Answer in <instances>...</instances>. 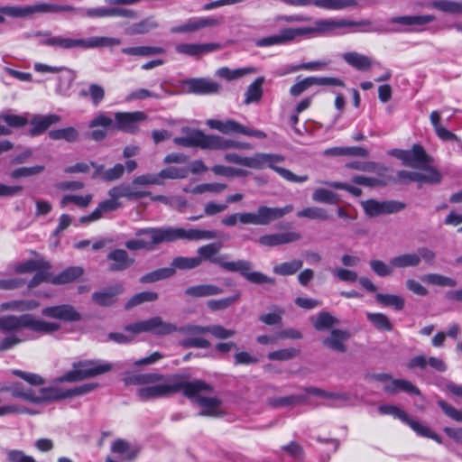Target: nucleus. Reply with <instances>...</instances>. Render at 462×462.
Wrapping results in <instances>:
<instances>
[{
	"mask_svg": "<svg viewBox=\"0 0 462 462\" xmlns=\"http://www.w3.org/2000/svg\"><path fill=\"white\" fill-rule=\"evenodd\" d=\"M136 236H147L149 240L135 238L125 242V247L131 251L147 250L152 251L156 245L162 243H172L177 240L199 241L211 240L217 237L214 230L205 229H184L175 226L145 227L135 232Z\"/></svg>",
	"mask_w": 462,
	"mask_h": 462,
	"instance_id": "f257e3e1",
	"label": "nucleus"
},
{
	"mask_svg": "<svg viewBox=\"0 0 462 462\" xmlns=\"http://www.w3.org/2000/svg\"><path fill=\"white\" fill-rule=\"evenodd\" d=\"M22 328H28L40 335H51L60 329V324L46 321L32 314L2 316L0 332L7 335L0 340V352L8 351L26 340L23 337Z\"/></svg>",
	"mask_w": 462,
	"mask_h": 462,
	"instance_id": "f03ea898",
	"label": "nucleus"
},
{
	"mask_svg": "<svg viewBox=\"0 0 462 462\" xmlns=\"http://www.w3.org/2000/svg\"><path fill=\"white\" fill-rule=\"evenodd\" d=\"M222 245L218 243H210L204 245L197 249V257L199 260V265L203 262L218 265L222 269L231 273H239L245 279L254 284H274L275 279L269 277L260 272H253V264L247 260H237L228 262L226 259L227 254H220L219 251Z\"/></svg>",
	"mask_w": 462,
	"mask_h": 462,
	"instance_id": "7ed1b4c3",
	"label": "nucleus"
},
{
	"mask_svg": "<svg viewBox=\"0 0 462 462\" xmlns=\"http://www.w3.org/2000/svg\"><path fill=\"white\" fill-rule=\"evenodd\" d=\"M35 36L43 37L40 44L60 50L112 48L121 44V40L108 36H92L86 39L52 35L51 32H38Z\"/></svg>",
	"mask_w": 462,
	"mask_h": 462,
	"instance_id": "20e7f679",
	"label": "nucleus"
},
{
	"mask_svg": "<svg viewBox=\"0 0 462 462\" xmlns=\"http://www.w3.org/2000/svg\"><path fill=\"white\" fill-rule=\"evenodd\" d=\"M168 381L167 383L139 388L136 393L138 398L146 402L152 399L167 397L180 391L185 397H191L198 392L208 388L202 383V380L185 381L180 375H174Z\"/></svg>",
	"mask_w": 462,
	"mask_h": 462,
	"instance_id": "39448f33",
	"label": "nucleus"
},
{
	"mask_svg": "<svg viewBox=\"0 0 462 462\" xmlns=\"http://www.w3.org/2000/svg\"><path fill=\"white\" fill-rule=\"evenodd\" d=\"M303 35L308 34H345L352 32H383L368 20L353 21L348 19H318L313 26L302 27Z\"/></svg>",
	"mask_w": 462,
	"mask_h": 462,
	"instance_id": "423d86ee",
	"label": "nucleus"
},
{
	"mask_svg": "<svg viewBox=\"0 0 462 462\" xmlns=\"http://www.w3.org/2000/svg\"><path fill=\"white\" fill-rule=\"evenodd\" d=\"M224 159L228 162L253 169H262L264 166H268L290 182H305L308 180L307 175L298 176L285 168L276 166L275 163L282 162L283 161V157L282 155L255 153L251 157H243L237 153L230 152L225 154Z\"/></svg>",
	"mask_w": 462,
	"mask_h": 462,
	"instance_id": "0eeeda50",
	"label": "nucleus"
},
{
	"mask_svg": "<svg viewBox=\"0 0 462 462\" xmlns=\"http://www.w3.org/2000/svg\"><path fill=\"white\" fill-rule=\"evenodd\" d=\"M292 210V205H287L283 208L260 206L255 212H240L228 215L222 218L221 223L227 227H233L238 222L242 225L267 226Z\"/></svg>",
	"mask_w": 462,
	"mask_h": 462,
	"instance_id": "6e6552de",
	"label": "nucleus"
},
{
	"mask_svg": "<svg viewBox=\"0 0 462 462\" xmlns=\"http://www.w3.org/2000/svg\"><path fill=\"white\" fill-rule=\"evenodd\" d=\"M113 369L110 363L101 360H84L73 363V369L63 374L60 382H78L104 374Z\"/></svg>",
	"mask_w": 462,
	"mask_h": 462,
	"instance_id": "1a4fd4ad",
	"label": "nucleus"
},
{
	"mask_svg": "<svg viewBox=\"0 0 462 462\" xmlns=\"http://www.w3.org/2000/svg\"><path fill=\"white\" fill-rule=\"evenodd\" d=\"M125 331L134 335L140 333H151L157 337L170 335L177 331V326L164 321L161 317L155 316L151 319L129 324L125 328Z\"/></svg>",
	"mask_w": 462,
	"mask_h": 462,
	"instance_id": "9d476101",
	"label": "nucleus"
},
{
	"mask_svg": "<svg viewBox=\"0 0 462 462\" xmlns=\"http://www.w3.org/2000/svg\"><path fill=\"white\" fill-rule=\"evenodd\" d=\"M181 133L184 134L183 136H178L173 139V143L176 145L187 148L216 149L217 135H208L199 129L187 126L181 128Z\"/></svg>",
	"mask_w": 462,
	"mask_h": 462,
	"instance_id": "9b49d317",
	"label": "nucleus"
},
{
	"mask_svg": "<svg viewBox=\"0 0 462 462\" xmlns=\"http://www.w3.org/2000/svg\"><path fill=\"white\" fill-rule=\"evenodd\" d=\"M424 261L429 265H433L436 262V253L431 249L421 246L415 253H405L390 259L392 267L396 269H405L417 267Z\"/></svg>",
	"mask_w": 462,
	"mask_h": 462,
	"instance_id": "f8f14e48",
	"label": "nucleus"
},
{
	"mask_svg": "<svg viewBox=\"0 0 462 462\" xmlns=\"http://www.w3.org/2000/svg\"><path fill=\"white\" fill-rule=\"evenodd\" d=\"M390 154L401 160L403 165L414 169H426L430 163V158L420 144H414L411 150L393 149Z\"/></svg>",
	"mask_w": 462,
	"mask_h": 462,
	"instance_id": "ddd939ff",
	"label": "nucleus"
},
{
	"mask_svg": "<svg viewBox=\"0 0 462 462\" xmlns=\"http://www.w3.org/2000/svg\"><path fill=\"white\" fill-rule=\"evenodd\" d=\"M208 386L207 389L201 390L194 394V396L188 397L195 401L202 410L199 412V416L218 417L222 414L220 411L221 401L217 397H204L202 393H209L213 392V387L209 383L202 381Z\"/></svg>",
	"mask_w": 462,
	"mask_h": 462,
	"instance_id": "4468645a",
	"label": "nucleus"
},
{
	"mask_svg": "<svg viewBox=\"0 0 462 462\" xmlns=\"http://www.w3.org/2000/svg\"><path fill=\"white\" fill-rule=\"evenodd\" d=\"M301 36H304L302 27L282 28L277 34L257 40L255 45L257 47L285 45Z\"/></svg>",
	"mask_w": 462,
	"mask_h": 462,
	"instance_id": "2eb2a0df",
	"label": "nucleus"
},
{
	"mask_svg": "<svg viewBox=\"0 0 462 462\" xmlns=\"http://www.w3.org/2000/svg\"><path fill=\"white\" fill-rule=\"evenodd\" d=\"M222 23V20L212 17H192L188 19L183 24L171 28L172 33L196 32L207 27H216Z\"/></svg>",
	"mask_w": 462,
	"mask_h": 462,
	"instance_id": "dca6fc26",
	"label": "nucleus"
},
{
	"mask_svg": "<svg viewBox=\"0 0 462 462\" xmlns=\"http://www.w3.org/2000/svg\"><path fill=\"white\" fill-rule=\"evenodd\" d=\"M147 116L141 111L117 112L115 114V120L117 130L134 134L139 130V123L144 121Z\"/></svg>",
	"mask_w": 462,
	"mask_h": 462,
	"instance_id": "f3484780",
	"label": "nucleus"
},
{
	"mask_svg": "<svg viewBox=\"0 0 462 462\" xmlns=\"http://www.w3.org/2000/svg\"><path fill=\"white\" fill-rule=\"evenodd\" d=\"M45 317L67 322H76L81 319V314L69 304L45 307L42 310Z\"/></svg>",
	"mask_w": 462,
	"mask_h": 462,
	"instance_id": "a211bd4d",
	"label": "nucleus"
},
{
	"mask_svg": "<svg viewBox=\"0 0 462 462\" xmlns=\"http://www.w3.org/2000/svg\"><path fill=\"white\" fill-rule=\"evenodd\" d=\"M407 366L410 369L420 368L421 370H425L429 366L439 373H444L448 369V365L443 359L436 356L427 357L424 355H418L411 358Z\"/></svg>",
	"mask_w": 462,
	"mask_h": 462,
	"instance_id": "6ab92c4d",
	"label": "nucleus"
},
{
	"mask_svg": "<svg viewBox=\"0 0 462 462\" xmlns=\"http://www.w3.org/2000/svg\"><path fill=\"white\" fill-rule=\"evenodd\" d=\"M351 337V334L348 330L333 328L331 329L329 336L323 338L322 344L328 349L345 353L347 350L346 342Z\"/></svg>",
	"mask_w": 462,
	"mask_h": 462,
	"instance_id": "aec40b11",
	"label": "nucleus"
},
{
	"mask_svg": "<svg viewBox=\"0 0 462 462\" xmlns=\"http://www.w3.org/2000/svg\"><path fill=\"white\" fill-rule=\"evenodd\" d=\"M219 49L220 44L218 43H180L175 46V51L178 53L189 57H199Z\"/></svg>",
	"mask_w": 462,
	"mask_h": 462,
	"instance_id": "412c9836",
	"label": "nucleus"
},
{
	"mask_svg": "<svg viewBox=\"0 0 462 462\" xmlns=\"http://www.w3.org/2000/svg\"><path fill=\"white\" fill-rule=\"evenodd\" d=\"M0 14L5 17L11 18H31L36 14H41V3L32 5H2Z\"/></svg>",
	"mask_w": 462,
	"mask_h": 462,
	"instance_id": "4be33fe9",
	"label": "nucleus"
},
{
	"mask_svg": "<svg viewBox=\"0 0 462 462\" xmlns=\"http://www.w3.org/2000/svg\"><path fill=\"white\" fill-rule=\"evenodd\" d=\"M300 237V235L296 232L275 233L262 236L258 238L257 242L262 246L274 247L296 242Z\"/></svg>",
	"mask_w": 462,
	"mask_h": 462,
	"instance_id": "5701e85b",
	"label": "nucleus"
},
{
	"mask_svg": "<svg viewBox=\"0 0 462 462\" xmlns=\"http://www.w3.org/2000/svg\"><path fill=\"white\" fill-rule=\"evenodd\" d=\"M185 85L189 92L198 95L216 94L220 89L218 83L203 78L187 79Z\"/></svg>",
	"mask_w": 462,
	"mask_h": 462,
	"instance_id": "b1692460",
	"label": "nucleus"
},
{
	"mask_svg": "<svg viewBox=\"0 0 462 462\" xmlns=\"http://www.w3.org/2000/svg\"><path fill=\"white\" fill-rule=\"evenodd\" d=\"M124 291L122 283H116L100 291L92 294V300L97 305L107 307L113 305L117 300V296Z\"/></svg>",
	"mask_w": 462,
	"mask_h": 462,
	"instance_id": "393cba45",
	"label": "nucleus"
},
{
	"mask_svg": "<svg viewBox=\"0 0 462 462\" xmlns=\"http://www.w3.org/2000/svg\"><path fill=\"white\" fill-rule=\"evenodd\" d=\"M107 260L111 262L108 267L110 272H123L134 263V259L124 249L112 250L107 254Z\"/></svg>",
	"mask_w": 462,
	"mask_h": 462,
	"instance_id": "a878e982",
	"label": "nucleus"
},
{
	"mask_svg": "<svg viewBox=\"0 0 462 462\" xmlns=\"http://www.w3.org/2000/svg\"><path fill=\"white\" fill-rule=\"evenodd\" d=\"M122 204L115 197H110L109 199H106L98 204V206L93 210V212L88 216L80 217L82 224L97 221L100 219L105 213L112 212L121 208Z\"/></svg>",
	"mask_w": 462,
	"mask_h": 462,
	"instance_id": "bb28decb",
	"label": "nucleus"
},
{
	"mask_svg": "<svg viewBox=\"0 0 462 462\" xmlns=\"http://www.w3.org/2000/svg\"><path fill=\"white\" fill-rule=\"evenodd\" d=\"M111 452L117 454L121 462H133L138 456L139 448L125 439H117L111 445Z\"/></svg>",
	"mask_w": 462,
	"mask_h": 462,
	"instance_id": "cd10ccee",
	"label": "nucleus"
},
{
	"mask_svg": "<svg viewBox=\"0 0 462 462\" xmlns=\"http://www.w3.org/2000/svg\"><path fill=\"white\" fill-rule=\"evenodd\" d=\"M113 120L105 114H99L94 117L88 124L89 128L94 130L89 136L94 141H102L106 136V130L112 125Z\"/></svg>",
	"mask_w": 462,
	"mask_h": 462,
	"instance_id": "c85d7f7f",
	"label": "nucleus"
},
{
	"mask_svg": "<svg viewBox=\"0 0 462 462\" xmlns=\"http://www.w3.org/2000/svg\"><path fill=\"white\" fill-rule=\"evenodd\" d=\"M342 58L349 66L360 71H367L373 65V61L368 56L356 51L345 52Z\"/></svg>",
	"mask_w": 462,
	"mask_h": 462,
	"instance_id": "c756f323",
	"label": "nucleus"
},
{
	"mask_svg": "<svg viewBox=\"0 0 462 462\" xmlns=\"http://www.w3.org/2000/svg\"><path fill=\"white\" fill-rule=\"evenodd\" d=\"M436 17L432 14L423 15H402L392 17L390 22L392 23H399L406 26H424L432 23Z\"/></svg>",
	"mask_w": 462,
	"mask_h": 462,
	"instance_id": "7c9ffc66",
	"label": "nucleus"
},
{
	"mask_svg": "<svg viewBox=\"0 0 462 462\" xmlns=\"http://www.w3.org/2000/svg\"><path fill=\"white\" fill-rule=\"evenodd\" d=\"M75 79V72L68 68L63 67L59 72L56 93L63 97L69 96V90Z\"/></svg>",
	"mask_w": 462,
	"mask_h": 462,
	"instance_id": "2f4dec72",
	"label": "nucleus"
},
{
	"mask_svg": "<svg viewBox=\"0 0 462 462\" xmlns=\"http://www.w3.org/2000/svg\"><path fill=\"white\" fill-rule=\"evenodd\" d=\"M61 117L55 114L47 116H34L31 124L32 128L31 130L32 134L37 135L45 132L51 125L59 123Z\"/></svg>",
	"mask_w": 462,
	"mask_h": 462,
	"instance_id": "473e14b6",
	"label": "nucleus"
},
{
	"mask_svg": "<svg viewBox=\"0 0 462 462\" xmlns=\"http://www.w3.org/2000/svg\"><path fill=\"white\" fill-rule=\"evenodd\" d=\"M223 289L214 284H199L185 290V294L192 298H203L219 295Z\"/></svg>",
	"mask_w": 462,
	"mask_h": 462,
	"instance_id": "72a5a7b5",
	"label": "nucleus"
},
{
	"mask_svg": "<svg viewBox=\"0 0 462 462\" xmlns=\"http://www.w3.org/2000/svg\"><path fill=\"white\" fill-rule=\"evenodd\" d=\"M150 193L146 191L136 190L129 185H118L108 191L109 197H115L117 199L126 198L129 200L139 199L147 197Z\"/></svg>",
	"mask_w": 462,
	"mask_h": 462,
	"instance_id": "f704fd0d",
	"label": "nucleus"
},
{
	"mask_svg": "<svg viewBox=\"0 0 462 462\" xmlns=\"http://www.w3.org/2000/svg\"><path fill=\"white\" fill-rule=\"evenodd\" d=\"M383 390L384 392L392 394L402 391L414 395H420V389L410 381L404 379L392 380L391 383L385 385Z\"/></svg>",
	"mask_w": 462,
	"mask_h": 462,
	"instance_id": "c9c22d12",
	"label": "nucleus"
},
{
	"mask_svg": "<svg viewBox=\"0 0 462 462\" xmlns=\"http://www.w3.org/2000/svg\"><path fill=\"white\" fill-rule=\"evenodd\" d=\"M413 431H415L419 436L428 438L435 440L437 443L441 444L442 439L433 432L429 427L420 423L418 420H415L411 417L408 415L407 420L404 421Z\"/></svg>",
	"mask_w": 462,
	"mask_h": 462,
	"instance_id": "e433bc0d",
	"label": "nucleus"
},
{
	"mask_svg": "<svg viewBox=\"0 0 462 462\" xmlns=\"http://www.w3.org/2000/svg\"><path fill=\"white\" fill-rule=\"evenodd\" d=\"M83 274L81 267H69L58 275L52 276L50 282L52 284H66L74 282Z\"/></svg>",
	"mask_w": 462,
	"mask_h": 462,
	"instance_id": "4c0bfd02",
	"label": "nucleus"
},
{
	"mask_svg": "<svg viewBox=\"0 0 462 462\" xmlns=\"http://www.w3.org/2000/svg\"><path fill=\"white\" fill-rule=\"evenodd\" d=\"M311 323L318 331L329 329L339 324V320L330 313L322 311L311 318Z\"/></svg>",
	"mask_w": 462,
	"mask_h": 462,
	"instance_id": "58836bf2",
	"label": "nucleus"
},
{
	"mask_svg": "<svg viewBox=\"0 0 462 462\" xmlns=\"http://www.w3.org/2000/svg\"><path fill=\"white\" fill-rule=\"evenodd\" d=\"M40 303L34 300H12L4 302L0 306V310H13V311H28L33 310L38 308Z\"/></svg>",
	"mask_w": 462,
	"mask_h": 462,
	"instance_id": "ea45409f",
	"label": "nucleus"
},
{
	"mask_svg": "<svg viewBox=\"0 0 462 462\" xmlns=\"http://www.w3.org/2000/svg\"><path fill=\"white\" fill-rule=\"evenodd\" d=\"M122 53L130 56L149 57L157 54H163L164 49L157 46H137L125 47L121 50Z\"/></svg>",
	"mask_w": 462,
	"mask_h": 462,
	"instance_id": "a19ab883",
	"label": "nucleus"
},
{
	"mask_svg": "<svg viewBox=\"0 0 462 462\" xmlns=\"http://www.w3.org/2000/svg\"><path fill=\"white\" fill-rule=\"evenodd\" d=\"M375 300L377 303L384 307H391L397 311L402 310L405 305L404 299L395 294L377 293L375 295Z\"/></svg>",
	"mask_w": 462,
	"mask_h": 462,
	"instance_id": "79ce46f5",
	"label": "nucleus"
},
{
	"mask_svg": "<svg viewBox=\"0 0 462 462\" xmlns=\"http://www.w3.org/2000/svg\"><path fill=\"white\" fill-rule=\"evenodd\" d=\"M264 79L263 77L257 78L252 84H250L245 93V104L249 105L258 102L263 97V84Z\"/></svg>",
	"mask_w": 462,
	"mask_h": 462,
	"instance_id": "37998d69",
	"label": "nucleus"
},
{
	"mask_svg": "<svg viewBox=\"0 0 462 462\" xmlns=\"http://www.w3.org/2000/svg\"><path fill=\"white\" fill-rule=\"evenodd\" d=\"M159 27V23L153 16H148L138 23H133L130 27V34H146L150 32L156 30Z\"/></svg>",
	"mask_w": 462,
	"mask_h": 462,
	"instance_id": "c03bdc74",
	"label": "nucleus"
},
{
	"mask_svg": "<svg viewBox=\"0 0 462 462\" xmlns=\"http://www.w3.org/2000/svg\"><path fill=\"white\" fill-rule=\"evenodd\" d=\"M312 4L327 10H343L356 5L357 0H313Z\"/></svg>",
	"mask_w": 462,
	"mask_h": 462,
	"instance_id": "a18cd8bd",
	"label": "nucleus"
},
{
	"mask_svg": "<svg viewBox=\"0 0 462 462\" xmlns=\"http://www.w3.org/2000/svg\"><path fill=\"white\" fill-rule=\"evenodd\" d=\"M49 137L54 141L64 140L68 143H75L79 138V133L76 128L69 126L50 131Z\"/></svg>",
	"mask_w": 462,
	"mask_h": 462,
	"instance_id": "49530a36",
	"label": "nucleus"
},
{
	"mask_svg": "<svg viewBox=\"0 0 462 462\" xmlns=\"http://www.w3.org/2000/svg\"><path fill=\"white\" fill-rule=\"evenodd\" d=\"M430 6L443 13L462 14V1L435 0L430 3Z\"/></svg>",
	"mask_w": 462,
	"mask_h": 462,
	"instance_id": "de8ad7c7",
	"label": "nucleus"
},
{
	"mask_svg": "<svg viewBox=\"0 0 462 462\" xmlns=\"http://www.w3.org/2000/svg\"><path fill=\"white\" fill-rule=\"evenodd\" d=\"M366 318L377 330L387 332L393 330V324L390 319L383 313L367 312Z\"/></svg>",
	"mask_w": 462,
	"mask_h": 462,
	"instance_id": "09e8293b",
	"label": "nucleus"
},
{
	"mask_svg": "<svg viewBox=\"0 0 462 462\" xmlns=\"http://www.w3.org/2000/svg\"><path fill=\"white\" fill-rule=\"evenodd\" d=\"M175 273L174 268L165 267L160 268L151 273L143 275L140 278L141 283H152L161 280H164L173 276Z\"/></svg>",
	"mask_w": 462,
	"mask_h": 462,
	"instance_id": "8fccbe9b",
	"label": "nucleus"
},
{
	"mask_svg": "<svg viewBox=\"0 0 462 462\" xmlns=\"http://www.w3.org/2000/svg\"><path fill=\"white\" fill-rule=\"evenodd\" d=\"M303 262L300 259H293L290 262H284L273 267V271L275 274L288 276L295 274L301 269Z\"/></svg>",
	"mask_w": 462,
	"mask_h": 462,
	"instance_id": "3c124183",
	"label": "nucleus"
},
{
	"mask_svg": "<svg viewBox=\"0 0 462 462\" xmlns=\"http://www.w3.org/2000/svg\"><path fill=\"white\" fill-rule=\"evenodd\" d=\"M207 125L211 129L217 130L222 134L237 133L239 123L234 120L220 121L217 119H209Z\"/></svg>",
	"mask_w": 462,
	"mask_h": 462,
	"instance_id": "603ef678",
	"label": "nucleus"
},
{
	"mask_svg": "<svg viewBox=\"0 0 462 462\" xmlns=\"http://www.w3.org/2000/svg\"><path fill=\"white\" fill-rule=\"evenodd\" d=\"M124 171L125 166L121 163H117L113 168L106 171H104L103 166H97L95 176H99L106 181H112L119 179Z\"/></svg>",
	"mask_w": 462,
	"mask_h": 462,
	"instance_id": "864d4df0",
	"label": "nucleus"
},
{
	"mask_svg": "<svg viewBox=\"0 0 462 462\" xmlns=\"http://www.w3.org/2000/svg\"><path fill=\"white\" fill-rule=\"evenodd\" d=\"M421 279L426 283L439 287H455L457 285L454 279L439 273H428L423 275Z\"/></svg>",
	"mask_w": 462,
	"mask_h": 462,
	"instance_id": "5fc2aeb1",
	"label": "nucleus"
},
{
	"mask_svg": "<svg viewBox=\"0 0 462 462\" xmlns=\"http://www.w3.org/2000/svg\"><path fill=\"white\" fill-rule=\"evenodd\" d=\"M297 217L312 220L325 221L328 219V214L325 208L319 207H308L297 212Z\"/></svg>",
	"mask_w": 462,
	"mask_h": 462,
	"instance_id": "6e6d98bb",
	"label": "nucleus"
},
{
	"mask_svg": "<svg viewBox=\"0 0 462 462\" xmlns=\"http://www.w3.org/2000/svg\"><path fill=\"white\" fill-rule=\"evenodd\" d=\"M272 312L263 314L259 317V320L268 326L280 325L282 321L284 310L280 306H273Z\"/></svg>",
	"mask_w": 462,
	"mask_h": 462,
	"instance_id": "4d7b16f0",
	"label": "nucleus"
},
{
	"mask_svg": "<svg viewBox=\"0 0 462 462\" xmlns=\"http://www.w3.org/2000/svg\"><path fill=\"white\" fill-rule=\"evenodd\" d=\"M226 189V185L223 183H203L195 186L190 189H184V191L190 192L192 194H203L206 192L209 193H221Z\"/></svg>",
	"mask_w": 462,
	"mask_h": 462,
	"instance_id": "13d9d810",
	"label": "nucleus"
},
{
	"mask_svg": "<svg viewBox=\"0 0 462 462\" xmlns=\"http://www.w3.org/2000/svg\"><path fill=\"white\" fill-rule=\"evenodd\" d=\"M158 299V294L153 291H142L134 294L125 304L126 310L132 309L143 302L154 301Z\"/></svg>",
	"mask_w": 462,
	"mask_h": 462,
	"instance_id": "bf43d9fd",
	"label": "nucleus"
},
{
	"mask_svg": "<svg viewBox=\"0 0 462 462\" xmlns=\"http://www.w3.org/2000/svg\"><path fill=\"white\" fill-rule=\"evenodd\" d=\"M79 96L85 97L87 96L90 97L92 104L94 106H98L105 97L104 88L98 84H90L88 88V91L81 90L79 92Z\"/></svg>",
	"mask_w": 462,
	"mask_h": 462,
	"instance_id": "052dcab7",
	"label": "nucleus"
},
{
	"mask_svg": "<svg viewBox=\"0 0 462 462\" xmlns=\"http://www.w3.org/2000/svg\"><path fill=\"white\" fill-rule=\"evenodd\" d=\"M92 195L87 194L85 196L79 195H65L60 200V206L65 208L69 203H73L79 208H87L92 201Z\"/></svg>",
	"mask_w": 462,
	"mask_h": 462,
	"instance_id": "680f3d73",
	"label": "nucleus"
},
{
	"mask_svg": "<svg viewBox=\"0 0 462 462\" xmlns=\"http://www.w3.org/2000/svg\"><path fill=\"white\" fill-rule=\"evenodd\" d=\"M305 400L304 396L300 395H289L284 397H273L269 399L268 403L275 408L286 407L295 405L302 402Z\"/></svg>",
	"mask_w": 462,
	"mask_h": 462,
	"instance_id": "e2e57ef3",
	"label": "nucleus"
},
{
	"mask_svg": "<svg viewBox=\"0 0 462 462\" xmlns=\"http://www.w3.org/2000/svg\"><path fill=\"white\" fill-rule=\"evenodd\" d=\"M39 392L41 395V402L66 399V389L47 387L42 388Z\"/></svg>",
	"mask_w": 462,
	"mask_h": 462,
	"instance_id": "0e129e2a",
	"label": "nucleus"
},
{
	"mask_svg": "<svg viewBox=\"0 0 462 462\" xmlns=\"http://www.w3.org/2000/svg\"><path fill=\"white\" fill-rule=\"evenodd\" d=\"M312 199L316 202L325 203V204H337V195L331 190L326 189H317L314 190L312 194Z\"/></svg>",
	"mask_w": 462,
	"mask_h": 462,
	"instance_id": "69168bd1",
	"label": "nucleus"
},
{
	"mask_svg": "<svg viewBox=\"0 0 462 462\" xmlns=\"http://www.w3.org/2000/svg\"><path fill=\"white\" fill-rule=\"evenodd\" d=\"M188 175H189V169L185 168V167L179 168V167L171 166V167L162 170L159 172V177H160L161 180H165V179H171V180L185 179L188 177Z\"/></svg>",
	"mask_w": 462,
	"mask_h": 462,
	"instance_id": "338daca9",
	"label": "nucleus"
},
{
	"mask_svg": "<svg viewBox=\"0 0 462 462\" xmlns=\"http://www.w3.org/2000/svg\"><path fill=\"white\" fill-rule=\"evenodd\" d=\"M171 265H172L171 268H174V270L175 269L189 270V269H195V268L200 266L199 260L198 259L197 256H195V257H183V256L176 257L173 259Z\"/></svg>",
	"mask_w": 462,
	"mask_h": 462,
	"instance_id": "774afa93",
	"label": "nucleus"
}]
</instances>
